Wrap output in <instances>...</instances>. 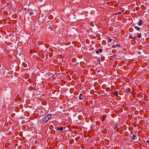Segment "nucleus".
Segmentation results:
<instances>
[{"instance_id": "nucleus-1", "label": "nucleus", "mask_w": 149, "mask_h": 149, "mask_svg": "<svg viewBox=\"0 0 149 149\" xmlns=\"http://www.w3.org/2000/svg\"><path fill=\"white\" fill-rule=\"evenodd\" d=\"M52 116L51 114H49L43 117L42 120V123L45 124L51 118Z\"/></svg>"}, {"instance_id": "nucleus-2", "label": "nucleus", "mask_w": 149, "mask_h": 149, "mask_svg": "<svg viewBox=\"0 0 149 149\" xmlns=\"http://www.w3.org/2000/svg\"><path fill=\"white\" fill-rule=\"evenodd\" d=\"M121 46L120 44H117L116 45H113L112 46V47L113 48H114L117 47H120Z\"/></svg>"}, {"instance_id": "nucleus-3", "label": "nucleus", "mask_w": 149, "mask_h": 149, "mask_svg": "<svg viewBox=\"0 0 149 149\" xmlns=\"http://www.w3.org/2000/svg\"><path fill=\"white\" fill-rule=\"evenodd\" d=\"M84 97V96L81 93L80 94L79 99L80 100H82L83 99Z\"/></svg>"}, {"instance_id": "nucleus-4", "label": "nucleus", "mask_w": 149, "mask_h": 149, "mask_svg": "<svg viewBox=\"0 0 149 149\" xmlns=\"http://www.w3.org/2000/svg\"><path fill=\"white\" fill-rule=\"evenodd\" d=\"M63 127H58L57 128V130H59L60 131H63Z\"/></svg>"}, {"instance_id": "nucleus-5", "label": "nucleus", "mask_w": 149, "mask_h": 149, "mask_svg": "<svg viewBox=\"0 0 149 149\" xmlns=\"http://www.w3.org/2000/svg\"><path fill=\"white\" fill-rule=\"evenodd\" d=\"M105 83H103V86H106L107 84H109V82H108V81H107V80H106L105 81Z\"/></svg>"}, {"instance_id": "nucleus-6", "label": "nucleus", "mask_w": 149, "mask_h": 149, "mask_svg": "<svg viewBox=\"0 0 149 149\" xmlns=\"http://www.w3.org/2000/svg\"><path fill=\"white\" fill-rule=\"evenodd\" d=\"M142 21L141 19L139 20V22L138 23V25L139 26H141L142 24Z\"/></svg>"}, {"instance_id": "nucleus-7", "label": "nucleus", "mask_w": 149, "mask_h": 149, "mask_svg": "<svg viewBox=\"0 0 149 149\" xmlns=\"http://www.w3.org/2000/svg\"><path fill=\"white\" fill-rule=\"evenodd\" d=\"M131 138L133 139V140H134L135 139V138H136V136L135 135V134H134L132 136H131Z\"/></svg>"}, {"instance_id": "nucleus-8", "label": "nucleus", "mask_w": 149, "mask_h": 149, "mask_svg": "<svg viewBox=\"0 0 149 149\" xmlns=\"http://www.w3.org/2000/svg\"><path fill=\"white\" fill-rule=\"evenodd\" d=\"M134 28H135V29L137 30L138 31H139L140 30V28L137 26H135L134 27Z\"/></svg>"}, {"instance_id": "nucleus-9", "label": "nucleus", "mask_w": 149, "mask_h": 149, "mask_svg": "<svg viewBox=\"0 0 149 149\" xmlns=\"http://www.w3.org/2000/svg\"><path fill=\"white\" fill-rule=\"evenodd\" d=\"M129 38L132 39H133L134 40H135L136 39V38H133L131 36H130Z\"/></svg>"}, {"instance_id": "nucleus-10", "label": "nucleus", "mask_w": 149, "mask_h": 149, "mask_svg": "<svg viewBox=\"0 0 149 149\" xmlns=\"http://www.w3.org/2000/svg\"><path fill=\"white\" fill-rule=\"evenodd\" d=\"M118 125H115L114 129L115 130H116L117 128H118Z\"/></svg>"}, {"instance_id": "nucleus-11", "label": "nucleus", "mask_w": 149, "mask_h": 149, "mask_svg": "<svg viewBox=\"0 0 149 149\" xmlns=\"http://www.w3.org/2000/svg\"><path fill=\"white\" fill-rule=\"evenodd\" d=\"M107 116L106 115H104V116H103V121L104 120V119H105L107 117Z\"/></svg>"}, {"instance_id": "nucleus-12", "label": "nucleus", "mask_w": 149, "mask_h": 149, "mask_svg": "<svg viewBox=\"0 0 149 149\" xmlns=\"http://www.w3.org/2000/svg\"><path fill=\"white\" fill-rule=\"evenodd\" d=\"M138 37L139 38L141 37V34L139 33L138 35Z\"/></svg>"}, {"instance_id": "nucleus-13", "label": "nucleus", "mask_w": 149, "mask_h": 149, "mask_svg": "<svg viewBox=\"0 0 149 149\" xmlns=\"http://www.w3.org/2000/svg\"><path fill=\"white\" fill-rule=\"evenodd\" d=\"M33 14V12H30L29 13V15L30 16H31V15Z\"/></svg>"}, {"instance_id": "nucleus-14", "label": "nucleus", "mask_w": 149, "mask_h": 149, "mask_svg": "<svg viewBox=\"0 0 149 149\" xmlns=\"http://www.w3.org/2000/svg\"><path fill=\"white\" fill-rule=\"evenodd\" d=\"M98 50L99 51V52H100L101 53L102 52V49H98Z\"/></svg>"}, {"instance_id": "nucleus-15", "label": "nucleus", "mask_w": 149, "mask_h": 149, "mask_svg": "<svg viewBox=\"0 0 149 149\" xmlns=\"http://www.w3.org/2000/svg\"><path fill=\"white\" fill-rule=\"evenodd\" d=\"M96 52L97 53V54H99V53L100 52H99V50H96Z\"/></svg>"}, {"instance_id": "nucleus-16", "label": "nucleus", "mask_w": 149, "mask_h": 149, "mask_svg": "<svg viewBox=\"0 0 149 149\" xmlns=\"http://www.w3.org/2000/svg\"><path fill=\"white\" fill-rule=\"evenodd\" d=\"M97 60V61H98V62H100V58L98 59Z\"/></svg>"}, {"instance_id": "nucleus-17", "label": "nucleus", "mask_w": 149, "mask_h": 149, "mask_svg": "<svg viewBox=\"0 0 149 149\" xmlns=\"http://www.w3.org/2000/svg\"><path fill=\"white\" fill-rule=\"evenodd\" d=\"M109 42H111V40H112V39H109Z\"/></svg>"}, {"instance_id": "nucleus-18", "label": "nucleus", "mask_w": 149, "mask_h": 149, "mask_svg": "<svg viewBox=\"0 0 149 149\" xmlns=\"http://www.w3.org/2000/svg\"><path fill=\"white\" fill-rule=\"evenodd\" d=\"M146 142L148 143V144L149 145V140H147Z\"/></svg>"}, {"instance_id": "nucleus-19", "label": "nucleus", "mask_w": 149, "mask_h": 149, "mask_svg": "<svg viewBox=\"0 0 149 149\" xmlns=\"http://www.w3.org/2000/svg\"><path fill=\"white\" fill-rule=\"evenodd\" d=\"M121 12H118V13L117 14L119 15V14H121Z\"/></svg>"}, {"instance_id": "nucleus-20", "label": "nucleus", "mask_w": 149, "mask_h": 149, "mask_svg": "<svg viewBox=\"0 0 149 149\" xmlns=\"http://www.w3.org/2000/svg\"><path fill=\"white\" fill-rule=\"evenodd\" d=\"M121 12H123L124 11V9H122V10H121Z\"/></svg>"}, {"instance_id": "nucleus-21", "label": "nucleus", "mask_w": 149, "mask_h": 149, "mask_svg": "<svg viewBox=\"0 0 149 149\" xmlns=\"http://www.w3.org/2000/svg\"><path fill=\"white\" fill-rule=\"evenodd\" d=\"M113 38H116V37H113Z\"/></svg>"}, {"instance_id": "nucleus-22", "label": "nucleus", "mask_w": 149, "mask_h": 149, "mask_svg": "<svg viewBox=\"0 0 149 149\" xmlns=\"http://www.w3.org/2000/svg\"><path fill=\"white\" fill-rule=\"evenodd\" d=\"M26 8H25L24 9V10H26Z\"/></svg>"}, {"instance_id": "nucleus-23", "label": "nucleus", "mask_w": 149, "mask_h": 149, "mask_svg": "<svg viewBox=\"0 0 149 149\" xmlns=\"http://www.w3.org/2000/svg\"><path fill=\"white\" fill-rule=\"evenodd\" d=\"M132 133V132H131V133Z\"/></svg>"}, {"instance_id": "nucleus-24", "label": "nucleus", "mask_w": 149, "mask_h": 149, "mask_svg": "<svg viewBox=\"0 0 149 149\" xmlns=\"http://www.w3.org/2000/svg\"><path fill=\"white\" fill-rule=\"evenodd\" d=\"M104 36H104H103V37Z\"/></svg>"}, {"instance_id": "nucleus-25", "label": "nucleus", "mask_w": 149, "mask_h": 149, "mask_svg": "<svg viewBox=\"0 0 149 149\" xmlns=\"http://www.w3.org/2000/svg\"><path fill=\"white\" fill-rule=\"evenodd\" d=\"M104 36H104H103V37Z\"/></svg>"}]
</instances>
